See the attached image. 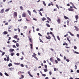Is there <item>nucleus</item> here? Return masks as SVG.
<instances>
[{
  "label": "nucleus",
  "instance_id": "51",
  "mask_svg": "<svg viewBox=\"0 0 79 79\" xmlns=\"http://www.w3.org/2000/svg\"><path fill=\"white\" fill-rule=\"evenodd\" d=\"M12 42H14V43H16L17 42H16V41H15V40H13Z\"/></svg>",
  "mask_w": 79,
  "mask_h": 79
},
{
  "label": "nucleus",
  "instance_id": "53",
  "mask_svg": "<svg viewBox=\"0 0 79 79\" xmlns=\"http://www.w3.org/2000/svg\"><path fill=\"white\" fill-rule=\"evenodd\" d=\"M21 78L22 79H23V78H24V75H21Z\"/></svg>",
  "mask_w": 79,
  "mask_h": 79
},
{
  "label": "nucleus",
  "instance_id": "59",
  "mask_svg": "<svg viewBox=\"0 0 79 79\" xmlns=\"http://www.w3.org/2000/svg\"><path fill=\"white\" fill-rule=\"evenodd\" d=\"M11 40V37H9L8 40Z\"/></svg>",
  "mask_w": 79,
  "mask_h": 79
},
{
  "label": "nucleus",
  "instance_id": "35",
  "mask_svg": "<svg viewBox=\"0 0 79 79\" xmlns=\"http://www.w3.org/2000/svg\"><path fill=\"white\" fill-rule=\"evenodd\" d=\"M57 37L59 40H60V37H59V36H57Z\"/></svg>",
  "mask_w": 79,
  "mask_h": 79
},
{
  "label": "nucleus",
  "instance_id": "48",
  "mask_svg": "<svg viewBox=\"0 0 79 79\" xmlns=\"http://www.w3.org/2000/svg\"><path fill=\"white\" fill-rule=\"evenodd\" d=\"M14 54H15V53H12L11 54V55L12 56H13V55H14Z\"/></svg>",
  "mask_w": 79,
  "mask_h": 79
},
{
  "label": "nucleus",
  "instance_id": "23",
  "mask_svg": "<svg viewBox=\"0 0 79 79\" xmlns=\"http://www.w3.org/2000/svg\"><path fill=\"white\" fill-rule=\"evenodd\" d=\"M50 60L51 62H53V58H51L50 59Z\"/></svg>",
  "mask_w": 79,
  "mask_h": 79
},
{
  "label": "nucleus",
  "instance_id": "55",
  "mask_svg": "<svg viewBox=\"0 0 79 79\" xmlns=\"http://www.w3.org/2000/svg\"><path fill=\"white\" fill-rule=\"evenodd\" d=\"M40 42H42V43H43V41H42V40H41V39H40Z\"/></svg>",
  "mask_w": 79,
  "mask_h": 79
},
{
  "label": "nucleus",
  "instance_id": "25",
  "mask_svg": "<svg viewBox=\"0 0 79 79\" xmlns=\"http://www.w3.org/2000/svg\"><path fill=\"white\" fill-rule=\"evenodd\" d=\"M14 64H15L16 65H19L20 64V63H14Z\"/></svg>",
  "mask_w": 79,
  "mask_h": 79
},
{
  "label": "nucleus",
  "instance_id": "5",
  "mask_svg": "<svg viewBox=\"0 0 79 79\" xmlns=\"http://www.w3.org/2000/svg\"><path fill=\"white\" fill-rule=\"evenodd\" d=\"M57 23H58V24H60V23H61V20L60 19H58L57 20Z\"/></svg>",
  "mask_w": 79,
  "mask_h": 79
},
{
  "label": "nucleus",
  "instance_id": "49",
  "mask_svg": "<svg viewBox=\"0 0 79 79\" xmlns=\"http://www.w3.org/2000/svg\"><path fill=\"white\" fill-rule=\"evenodd\" d=\"M55 62L56 64H58V61L57 60H55Z\"/></svg>",
  "mask_w": 79,
  "mask_h": 79
},
{
  "label": "nucleus",
  "instance_id": "17",
  "mask_svg": "<svg viewBox=\"0 0 79 79\" xmlns=\"http://www.w3.org/2000/svg\"><path fill=\"white\" fill-rule=\"evenodd\" d=\"M64 19H69V18L65 16H64Z\"/></svg>",
  "mask_w": 79,
  "mask_h": 79
},
{
  "label": "nucleus",
  "instance_id": "14",
  "mask_svg": "<svg viewBox=\"0 0 79 79\" xmlns=\"http://www.w3.org/2000/svg\"><path fill=\"white\" fill-rule=\"evenodd\" d=\"M18 35H16L14 37V39H17L18 38Z\"/></svg>",
  "mask_w": 79,
  "mask_h": 79
},
{
  "label": "nucleus",
  "instance_id": "2",
  "mask_svg": "<svg viewBox=\"0 0 79 79\" xmlns=\"http://www.w3.org/2000/svg\"><path fill=\"white\" fill-rule=\"evenodd\" d=\"M27 16V15H26V13H23L22 14V17L25 18Z\"/></svg>",
  "mask_w": 79,
  "mask_h": 79
},
{
  "label": "nucleus",
  "instance_id": "8",
  "mask_svg": "<svg viewBox=\"0 0 79 79\" xmlns=\"http://www.w3.org/2000/svg\"><path fill=\"white\" fill-rule=\"evenodd\" d=\"M75 18H76V20H77L78 18H79V16H78V15H76Z\"/></svg>",
  "mask_w": 79,
  "mask_h": 79
},
{
  "label": "nucleus",
  "instance_id": "42",
  "mask_svg": "<svg viewBox=\"0 0 79 79\" xmlns=\"http://www.w3.org/2000/svg\"><path fill=\"white\" fill-rule=\"evenodd\" d=\"M44 67L45 69H47V65H44Z\"/></svg>",
  "mask_w": 79,
  "mask_h": 79
},
{
  "label": "nucleus",
  "instance_id": "60",
  "mask_svg": "<svg viewBox=\"0 0 79 79\" xmlns=\"http://www.w3.org/2000/svg\"><path fill=\"white\" fill-rule=\"evenodd\" d=\"M8 32H11V30H8Z\"/></svg>",
  "mask_w": 79,
  "mask_h": 79
},
{
  "label": "nucleus",
  "instance_id": "61",
  "mask_svg": "<svg viewBox=\"0 0 79 79\" xmlns=\"http://www.w3.org/2000/svg\"><path fill=\"white\" fill-rule=\"evenodd\" d=\"M66 61L67 62H69V59H66Z\"/></svg>",
  "mask_w": 79,
  "mask_h": 79
},
{
  "label": "nucleus",
  "instance_id": "58",
  "mask_svg": "<svg viewBox=\"0 0 79 79\" xmlns=\"http://www.w3.org/2000/svg\"><path fill=\"white\" fill-rule=\"evenodd\" d=\"M54 69L55 71H56V68H54Z\"/></svg>",
  "mask_w": 79,
  "mask_h": 79
},
{
  "label": "nucleus",
  "instance_id": "31",
  "mask_svg": "<svg viewBox=\"0 0 79 79\" xmlns=\"http://www.w3.org/2000/svg\"><path fill=\"white\" fill-rule=\"evenodd\" d=\"M29 40L30 42H31V43H32V40H31V38H29Z\"/></svg>",
  "mask_w": 79,
  "mask_h": 79
},
{
  "label": "nucleus",
  "instance_id": "34",
  "mask_svg": "<svg viewBox=\"0 0 79 79\" xmlns=\"http://www.w3.org/2000/svg\"><path fill=\"white\" fill-rule=\"evenodd\" d=\"M69 20H67V25H69Z\"/></svg>",
  "mask_w": 79,
  "mask_h": 79
},
{
  "label": "nucleus",
  "instance_id": "19",
  "mask_svg": "<svg viewBox=\"0 0 79 79\" xmlns=\"http://www.w3.org/2000/svg\"><path fill=\"white\" fill-rule=\"evenodd\" d=\"M8 69H10V71H13V69H14V68H9Z\"/></svg>",
  "mask_w": 79,
  "mask_h": 79
},
{
  "label": "nucleus",
  "instance_id": "21",
  "mask_svg": "<svg viewBox=\"0 0 79 79\" xmlns=\"http://www.w3.org/2000/svg\"><path fill=\"white\" fill-rule=\"evenodd\" d=\"M45 20H46V18H45V17H43L42 18V21H44Z\"/></svg>",
  "mask_w": 79,
  "mask_h": 79
},
{
  "label": "nucleus",
  "instance_id": "36",
  "mask_svg": "<svg viewBox=\"0 0 79 79\" xmlns=\"http://www.w3.org/2000/svg\"><path fill=\"white\" fill-rule=\"evenodd\" d=\"M33 57L35 58L36 60H38V58H37V57L35 56H34Z\"/></svg>",
  "mask_w": 79,
  "mask_h": 79
},
{
  "label": "nucleus",
  "instance_id": "20",
  "mask_svg": "<svg viewBox=\"0 0 79 79\" xmlns=\"http://www.w3.org/2000/svg\"><path fill=\"white\" fill-rule=\"evenodd\" d=\"M43 4L44 5V6H46V3H45V1H43Z\"/></svg>",
  "mask_w": 79,
  "mask_h": 79
},
{
  "label": "nucleus",
  "instance_id": "10",
  "mask_svg": "<svg viewBox=\"0 0 79 79\" xmlns=\"http://www.w3.org/2000/svg\"><path fill=\"white\" fill-rule=\"evenodd\" d=\"M68 10L70 11H73L74 10V9H73L69 8L68 9Z\"/></svg>",
  "mask_w": 79,
  "mask_h": 79
},
{
  "label": "nucleus",
  "instance_id": "16",
  "mask_svg": "<svg viewBox=\"0 0 79 79\" xmlns=\"http://www.w3.org/2000/svg\"><path fill=\"white\" fill-rule=\"evenodd\" d=\"M9 51L10 52H13L14 51V49H12L11 48H10V49Z\"/></svg>",
  "mask_w": 79,
  "mask_h": 79
},
{
  "label": "nucleus",
  "instance_id": "28",
  "mask_svg": "<svg viewBox=\"0 0 79 79\" xmlns=\"http://www.w3.org/2000/svg\"><path fill=\"white\" fill-rule=\"evenodd\" d=\"M43 11V8H42L41 9H40V10H39V12H40V11Z\"/></svg>",
  "mask_w": 79,
  "mask_h": 79
},
{
  "label": "nucleus",
  "instance_id": "15",
  "mask_svg": "<svg viewBox=\"0 0 79 79\" xmlns=\"http://www.w3.org/2000/svg\"><path fill=\"white\" fill-rule=\"evenodd\" d=\"M8 66L9 67H10V66H13V64H12L10 63L8 64Z\"/></svg>",
  "mask_w": 79,
  "mask_h": 79
},
{
  "label": "nucleus",
  "instance_id": "44",
  "mask_svg": "<svg viewBox=\"0 0 79 79\" xmlns=\"http://www.w3.org/2000/svg\"><path fill=\"white\" fill-rule=\"evenodd\" d=\"M5 52H3L2 54V56H3V55H5Z\"/></svg>",
  "mask_w": 79,
  "mask_h": 79
},
{
  "label": "nucleus",
  "instance_id": "30",
  "mask_svg": "<svg viewBox=\"0 0 79 79\" xmlns=\"http://www.w3.org/2000/svg\"><path fill=\"white\" fill-rule=\"evenodd\" d=\"M5 75H6V76H9V75H8V73H5Z\"/></svg>",
  "mask_w": 79,
  "mask_h": 79
},
{
  "label": "nucleus",
  "instance_id": "50",
  "mask_svg": "<svg viewBox=\"0 0 79 79\" xmlns=\"http://www.w3.org/2000/svg\"><path fill=\"white\" fill-rule=\"evenodd\" d=\"M17 29L18 30H19L18 31L19 32H20V31H21V30L19 29V28H18Z\"/></svg>",
  "mask_w": 79,
  "mask_h": 79
},
{
  "label": "nucleus",
  "instance_id": "26",
  "mask_svg": "<svg viewBox=\"0 0 79 79\" xmlns=\"http://www.w3.org/2000/svg\"><path fill=\"white\" fill-rule=\"evenodd\" d=\"M37 56V54H35V53H34L33 55H32V56L33 57L34 56Z\"/></svg>",
  "mask_w": 79,
  "mask_h": 79
},
{
  "label": "nucleus",
  "instance_id": "62",
  "mask_svg": "<svg viewBox=\"0 0 79 79\" xmlns=\"http://www.w3.org/2000/svg\"><path fill=\"white\" fill-rule=\"evenodd\" d=\"M64 60H66V57L64 56Z\"/></svg>",
  "mask_w": 79,
  "mask_h": 79
},
{
  "label": "nucleus",
  "instance_id": "27",
  "mask_svg": "<svg viewBox=\"0 0 79 79\" xmlns=\"http://www.w3.org/2000/svg\"><path fill=\"white\" fill-rule=\"evenodd\" d=\"M46 25L47 26V27H50V26L49 25L48 23H46Z\"/></svg>",
  "mask_w": 79,
  "mask_h": 79
},
{
  "label": "nucleus",
  "instance_id": "57",
  "mask_svg": "<svg viewBox=\"0 0 79 79\" xmlns=\"http://www.w3.org/2000/svg\"><path fill=\"white\" fill-rule=\"evenodd\" d=\"M39 14H40V16H42L43 15H42V13L40 12L39 13Z\"/></svg>",
  "mask_w": 79,
  "mask_h": 79
},
{
  "label": "nucleus",
  "instance_id": "13",
  "mask_svg": "<svg viewBox=\"0 0 79 79\" xmlns=\"http://www.w3.org/2000/svg\"><path fill=\"white\" fill-rule=\"evenodd\" d=\"M3 34L4 35H6V34H8V32L4 31V32H3Z\"/></svg>",
  "mask_w": 79,
  "mask_h": 79
},
{
  "label": "nucleus",
  "instance_id": "37",
  "mask_svg": "<svg viewBox=\"0 0 79 79\" xmlns=\"http://www.w3.org/2000/svg\"><path fill=\"white\" fill-rule=\"evenodd\" d=\"M75 69H77V66L76 65L75 66Z\"/></svg>",
  "mask_w": 79,
  "mask_h": 79
},
{
  "label": "nucleus",
  "instance_id": "7",
  "mask_svg": "<svg viewBox=\"0 0 79 79\" xmlns=\"http://www.w3.org/2000/svg\"><path fill=\"white\" fill-rule=\"evenodd\" d=\"M20 9L21 10H22V11H23L24 10V8H23V7L22 6H20Z\"/></svg>",
  "mask_w": 79,
  "mask_h": 79
},
{
  "label": "nucleus",
  "instance_id": "11",
  "mask_svg": "<svg viewBox=\"0 0 79 79\" xmlns=\"http://www.w3.org/2000/svg\"><path fill=\"white\" fill-rule=\"evenodd\" d=\"M4 12V9H2L1 10L0 13H3Z\"/></svg>",
  "mask_w": 79,
  "mask_h": 79
},
{
  "label": "nucleus",
  "instance_id": "18",
  "mask_svg": "<svg viewBox=\"0 0 79 79\" xmlns=\"http://www.w3.org/2000/svg\"><path fill=\"white\" fill-rule=\"evenodd\" d=\"M67 40L69 42V43H70V44H71V40H70L69 39V38H68V37L67 38Z\"/></svg>",
  "mask_w": 79,
  "mask_h": 79
},
{
  "label": "nucleus",
  "instance_id": "32",
  "mask_svg": "<svg viewBox=\"0 0 79 79\" xmlns=\"http://www.w3.org/2000/svg\"><path fill=\"white\" fill-rule=\"evenodd\" d=\"M47 18L49 20V21H51V19L50 18L48 17H47Z\"/></svg>",
  "mask_w": 79,
  "mask_h": 79
},
{
  "label": "nucleus",
  "instance_id": "33",
  "mask_svg": "<svg viewBox=\"0 0 79 79\" xmlns=\"http://www.w3.org/2000/svg\"><path fill=\"white\" fill-rule=\"evenodd\" d=\"M16 46L17 47H19V44L18 43H16Z\"/></svg>",
  "mask_w": 79,
  "mask_h": 79
},
{
  "label": "nucleus",
  "instance_id": "43",
  "mask_svg": "<svg viewBox=\"0 0 79 79\" xmlns=\"http://www.w3.org/2000/svg\"><path fill=\"white\" fill-rule=\"evenodd\" d=\"M38 35H40V37H42V35L41 34H40V33H38Z\"/></svg>",
  "mask_w": 79,
  "mask_h": 79
},
{
  "label": "nucleus",
  "instance_id": "63",
  "mask_svg": "<svg viewBox=\"0 0 79 79\" xmlns=\"http://www.w3.org/2000/svg\"><path fill=\"white\" fill-rule=\"evenodd\" d=\"M77 37H78V38H79V34H77Z\"/></svg>",
  "mask_w": 79,
  "mask_h": 79
},
{
  "label": "nucleus",
  "instance_id": "22",
  "mask_svg": "<svg viewBox=\"0 0 79 79\" xmlns=\"http://www.w3.org/2000/svg\"><path fill=\"white\" fill-rule=\"evenodd\" d=\"M7 61H9V60H10V58H9L8 56H7Z\"/></svg>",
  "mask_w": 79,
  "mask_h": 79
},
{
  "label": "nucleus",
  "instance_id": "4",
  "mask_svg": "<svg viewBox=\"0 0 79 79\" xmlns=\"http://www.w3.org/2000/svg\"><path fill=\"white\" fill-rule=\"evenodd\" d=\"M28 74L30 76H31V77H33V76L31 74V72H30V71H28Z\"/></svg>",
  "mask_w": 79,
  "mask_h": 79
},
{
  "label": "nucleus",
  "instance_id": "54",
  "mask_svg": "<svg viewBox=\"0 0 79 79\" xmlns=\"http://www.w3.org/2000/svg\"><path fill=\"white\" fill-rule=\"evenodd\" d=\"M16 55L18 56H19V53H17L16 54Z\"/></svg>",
  "mask_w": 79,
  "mask_h": 79
},
{
  "label": "nucleus",
  "instance_id": "64",
  "mask_svg": "<svg viewBox=\"0 0 79 79\" xmlns=\"http://www.w3.org/2000/svg\"><path fill=\"white\" fill-rule=\"evenodd\" d=\"M77 73H79V70H77Z\"/></svg>",
  "mask_w": 79,
  "mask_h": 79
},
{
  "label": "nucleus",
  "instance_id": "41",
  "mask_svg": "<svg viewBox=\"0 0 79 79\" xmlns=\"http://www.w3.org/2000/svg\"><path fill=\"white\" fill-rule=\"evenodd\" d=\"M56 6L57 7L58 9H59V6H58V5L56 4Z\"/></svg>",
  "mask_w": 79,
  "mask_h": 79
},
{
  "label": "nucleus",
  "instance_id": "39",
  "mask_svg": "<svg viewBox=\"0 0 79 79\" xmlns=\"http://www.w3.org/2000/svg\"><path fill=\"white\" fill-rule=\"evenodd\" d=\"M23 59H24V57L22 56V58H20V60H23Z\"/></svg>",
  "mask_w": 79,
  "mask_h": 79
},
{
  "label": "nucleus",
  "instance_id": "46",
  "mask_svg": "<svg viewBox=\"0 0 79 79\" xmlns=\"http://www.w3.org/2000/svg\"><path fill=\"white\" fill-rule=\"evenodd\" d=\"M42 76H44V77H45V76H46V75L45 74H42Z\"/></svg>",
  "mask_w": 79,
  "mask_h": 79
},
{
  "label": "nucleus",
  "instance_id": "47",
  "mask_svg": "<svg viewBox=\"0 0 79 79\" xmlns=\"http://www.w3.org/2000/svg\"><path fill=\"white\" fill-rule=\"evenodd\" d=\"M74 48L75 49V50H76L77 49V47L76 46H74Z\"/></svg>",
  "mask_w": 79,
  "mask_h": 79
},
{
  "label": "nucleus",
  "instance_id": "24",
  "mask_svg": "<svg viewBox=\"0 0 79 79\" xmlns=\"http://www.w3.org/2000/svg\"><path fill=\"white\" fill-rule=\"evenodd\" d=\"M44 72H45V73H46V72H47V71H48V70H47V69H44Z\"/></svg>",
  "mask_w": 79,
  "mask_h": 79
},
{
  "label": "nucleus",
  "instance_id": "3",
  "mask_svg": "<svg viewBox=\"0 0 79 79\" xmlns=\"http://www.w3.org/2000/svg\"><path fill=\"white\" fill-rule=\"evenodd\" d=\"M46 38L48 40H50V39H51V37L49 35H48V37L47 36H46Z\"/></svg>",
  "mask_w": 79,
  "mask_h": 79
},
{
  "label": "nucleus",
  "instance_id": "29",
  "mask_svg": "<svg viewBox=\"0 0 79 79\" xmlns=\"http://www.w3.org/2000/svg\"><path fill=\"white\" fill-rule=\"evenodd\" d=\"M56 58L58 61H61V59H60L58 57H57Z\"/></svg>",
  "mask_w": 79,
  "mask_h": 79
},
{
  "label": "nucleus",
  "instance_id": "45",
  "mask_svg": "<svg viewBox=\"0 0 79 79\" xmlns=\"http://www.w3.org/2000/svg\"><path fill=\"white\" fill-rule=\"evenodd\" d=\"M74 53H76L77 54H79V53L78 52H76V51L74 52Z\"/></svg>",
  "mask_w": 79,
  "mask_h": 79
},
{
  "label": "nucleus",
  "instance_id": "6",
  "mask_svg": "<svg viewBox=\"0 0 79 79\" xmlns=\"http://www.w3.org/2000/svg\"><path fill=\"white\" fill-rule=\"evenodd\" d=\"M74 27L76 31H79V28L75 26Z\"/></svg>",
  "mask_w": 79,
  "mask_h": 79
},
{
  "label": "nucleus",
  "instance_id": "56",
  "mask_svg": "<svg viewBox=\"0 0 79 79\" xmlns=\"http://www.w3.org/2000/svg\"><path fill=\"white\" fill-rule=\"evenodd\" d=\"M73 6L74 8H75V9L77 10V8H76V7H75V6H74V5H73Z\"/></svg>",
  "mask_w": 79,
  "mask_h": 79
},
{
  "label": "nucleus",
  "instance_id": "9",
  "mask_svg": "<svg viewBox=\"0 0 79 79\" xmlns=\"http://www.w3.org/2000/svg\"><path fill=\"white\" fill-rule=\"evenodd\" d=\"M71 35H72V36H74V35L73 34L71 33V32L70 31H69L68 32Z\"/></svg>",
  "mask_w": 79,
  "mask_h": 79
},
{
  "label": "nucleus",
  "instance_id": "40",
  "mask_svg": "<svg viewBox=\"0 0 79 79\" xmlns=\"http://www.w3.org/2000/svg\"><path fill=\"white\" fill-rule=\"evenodd\" d=\"M26 28H27V26H24V27H23V29H26Z\"/></svg>",
  "mask_w": 79,
  "mask_h": 79
},
{
  "label": "nucleus",
  "instance_id": "1",
  "mask_svg": "<svg viewBox=\"0 0 79 79\" xmlns=\"http://www.w3.org/2000/svg\"><path fill=\"white\" fill-rule=\"evenodd\" d=\"M17 15H18V14L17 13V12H15L14 13V18H15L16 17H17Z\"/></svg>",
  "mask_w": 79,
  "mask_h": 79
},
{
  "label": "nucleus",
  "instance_id": "38",
  "mask_svg": "<svg viewBox=\"0 0 79 79\" xmlns=\"http://www.w3.org/2000/svg\"><path fill=\"white\" fill-rule=\"evenodd\" d=\"M9 10H10V9H7L5 10V11H6V12L8 11Z\"/></svg>",
  "mask_w": 79,
  "mask_h": 79
},
{
  "label": "nucleus",
  "instance_id": "52",
  "mask_svg": "<svg viewBox=\"0 0 79 79\" xmlns=\"http://www.w3.org/2000/svg\"><path fill=\"white\" fill-rule=\"evenodd\" d=\"M20 66L21 67H24V64H20Z\"/></svg>",
  "mask_w": 79,
  "mask_h": 79
},
{
  "label": "nucleus",
  "instance_id": "12",
  "mask_svg": "<svg viewBox=\"0 0 79 79\" xmlns=\"http://www.w3.org/2000/svg\"><path fill=\"white\" fill-rule=\"evenodd\" d=\"M27 12H28V14H29V15L30 16H31V12L30 11L28 10Z\"/></svg>",
  "mask_w": 79,
  "mask_h": 79
}]
</instances>
